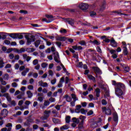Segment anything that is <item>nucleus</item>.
Here are the masks:
<instances>
[{
  "instance_id": "f257e3e1",
  "label": "nucleus",
  "mask_w": 131,
  "mask_h": 131,
  "mask_svg": "<svg viewBox=\"0 0 131 131\" xmlns=\"http://www.w3.org/2000/svg\"><path fill=\"white\" fill-rule=\"evenodd\" d=\"M125 94V85L122 83H118L115 89V94L120 97Z\"/></svg>"
},
{
  "instance_id": "f03ea898",
  "label": "nucleus",
  "mask_w": 131,
  "mask_h": 131,
  "mask_svg": "<svg viewBox=\"0 0 131 131\" xmlns=\"http://www.w3.org/2000/svg\"><path fill=\"white\" fill-rule=\"evenodd\" d=\"M80 119L82 120H81L82 123L79 124V128H82V123H83V120L85 119V117L83 116H80L79 118H76L75 117H74L72 118V121H73V122H74L75 123L78 124V123H79Z\"/></svg>"
},
{
  "instance_id": "7ed1b4c3",
  "label": "nucleus",
  "mask_w": 131,
  "mask_h": 131,
  "mask_svg": "<svg viewBox=\"0 0 131 131\" xmlns=\"http://www.w3.org/2000/svg\"><path fill=\"white\" fill-rule=\"evenodd\" d=\"M3 78H0V82L2 85H6L7 82L5 80H9V74H5L3 76Z\"/></svg>"
},
{
  "instance_id": "20e7f679",
  "label": "nucleus",
  "mask_w": 131,
  "mask_h": 131,
  "mask_svg": "<svg viewBox=\"0 0 131 131\" xmlns=\"http://www.w3.org/2000/svg\"><path fill=\"white\" fill-rule=\"evenodd\" d=\"M50 114H51V111H45L44 112V116L40 117L41 120H47L50 117Z\"/></svg>"
},
{
  "instance_id": "39448f33",
  "label": "nucleus",
  "mask_w": 131,
  "mask_h": 131,
  "mask_svg": "<svg viewBox=\"0 0 131 131\" xmlns=\"http://www.w3.org/2000/svg\"><path fill=\"white\" fill-rule=\"evenodd\" d=\"M102 112L105 113L106 115H111L112 112H111V110L109 108H106V107H103L101 108Z\"/></svg>"
},
{
  "instance_id": "423d86ee",
  "label": "nucleus",
  "mask_w": 131,
  "mask_h": 131,
  "mask_svg": "<svg viewBox=\"0 0 131 131\" xmlns=\"http://www.w3.org/2000/svg\"><path fill=\"white\" fill-rule=\"evenodd\" d=\"M79 8L82 11H86L89 9V5L85 3H81L79 5Z\"/></svg>"
},
{
  "instance_id": "0eeeda50",
  "label": "nucleus",
  "mask_w": 131,
  "mask_h": 131,
  "mask_svg": "<svg viewBox=\"0 0 131 131\" xmlns=\"http://www.w3.org/2000/svg\"><path fill=\"white\" fill-rule=\"evenodd\" d=\"M9 114V112L8 111L7 109L4 108L1 110L0 112V116H2L6 118L7 116H8V114Z\"/></svg>"
},
{
  "instance_id": "6e6552de",
  "label": "nucleus",
  "mask_w": 131,
  "mask_h": 131,
  "mask_svg": "<svg viewBox=\"0 0 131 131\" xmlns=\"http://www.w3.org/2000/svg\"><path fill=\"white\" fill-rule=\"evenodd\" d=\"M26 38H27V45H28V46H29L30 45H31V42H33V41H34V40H35L34 39V37H32V36H27L26 37Z\"/></svg>"
},
{
  "instance_id": "1a4fd4ad",
  "label": "nucleus",
  "mask_w": 131,
  "mask_h": 131,
  "mask_svg": "<svg viewBox=\"0 0 131 131\" xmlns=\"http://www.w3.org/2000/svg\"><path fill=\"white\" fill-rule=\"evenodd\" d=\"M54 60L56 63H60L61 60H60V56H59V53L56 52V54L54 55Z\"/></svg>"
},
{
  "instance_id": "9d476101",
  "label": "nucleus",
  "mask_w": 131,
  "mask_h": 131,
  "mask_svg": "<svg viewBox=\"0 0 131 131\" xmlns=\"http://www.w3.org/2000/svg\"><path fill=\"white\" fill-rule=\"evenodd\" d=\"M66 22H68L70 25H71L72 26H73L74 24V20L71 19V18H65L64 19Z\"/></svg>"
},
{
  "instance_id": "9b49d317",
  "label": "nucleus",
  "mask_w": 131,
  "mask_h": 131,
  "mask_svg": "<svg viewBox=\"0 0 131 131\" xmlns=\"http://www.w3.org/2000/svg\"><path fill=\"white\" fill-rule=\"evenodd\" d=\"M93 71L95 72V73H97L98 74H102V71H101V70L98 67H93L92 68Z\"/></svg>"
},
{
  "instance_id": "f8f14e48",
  "label": "nucleus",
  "mask_w": 131,
  "mask_h": 131,
  "mask_svg": "<svg viewBox=\"0 0 131 131\" xmlns=\"http://www.w3.org/2000/svg\"><path fill=\"white\" fill-rule=\"evenodd\" d=\"M8 35H9V36L10 37H12V38H18V34L17 33H10V34H8Z\"/></svg>"
},
{
  "instance_id": "ddd939ff",
  "label": "nucleus",
  "mask_w": 131,
  "mask_h": 131,
  "mask_svg": "<svg viewBox=\"0 0 131 131\" xmlns=\"http://www.w3.org/2000/svg\"><path fill=\"white\" fill-rule=\"evenodd\" d=\"M111 43L112 47H113V48H116V47H117V43H116L114 39H112L111 40Z\"/></svg>"
},
{
  "instance_id": "4468645a",
  "label": "nucleus",
  "mask_w": 131,
  "mask_h": 131,
  "mask_svg": "<svg viewBox=\"0 0 131 131\" xmlns=\"http://www.w3.org/2000/svg\"><path fill=\"white\" fill-rule=\"evenodd\" d=\"M5 126L6 127H8V129H8L7 131H11L13 125H12V123H8V124H7L5 125Z\"/></svg>"
},
{
  "instance_id": "2eb2a0df",
  "label": "nucleus",
  "mask_w": 131,
  "mask_h": 131,
  "mask_svg": "<svg viewBox=\"0 0 131 131\" xmlns=\"http://www.w3.org/2000/svg\"><path fill=\"white\" fill-rule=\"evenodd\" d=\"M113 115L114 121H118V115H117V113H114Z\"/></svg>"
},
{
  "instance_id": "dca6fc26",
  "label": "nucleus",
  "mask_w": 131,
  "mask_h": 131,
  "mask_svg": "<svg viewBox=\"0 0 131 131\" xmlns=\"http://www.w3.org/2000/svg\"><path fill=\"white\" fill-rule=\"evenodd\" d=\"M56 39L57 40H59L60 41H65V40H66V38L65 37L57 36Z\"/></svg>"
},
{
  "instance_id": "f3484780",
  "label": "nucleus",
  "mask_w": 131,
  "mask_h": 131,
  "mask_svg": "<svg viewBox=\"0 0 131 131\" xmlns=\"http://www.w3.org/2000/svg\"><path fill=\"white\" fill-rule=\"evenodd\" d=\"M1 93H2V94H5V93H7V89H6V87H5V86H2L1 87Z\"/></svg>"
},
{
  "instance_id": "a211bd4d",
  "label": "nucleus",
  "mask_w": 131,
  "mask_h": 131,
  "mask_svg": "<svg viewBox=\"0 0 131 131\" xmlns=\"http://www.w3.org/2000/svg\"><path fill=\"white\" fill-rule=\"evenodd\" d=\"M69 125H64L60 127V130H66V129H68L69 128Z\"/></svg>"
},
{
  "instance_id": "6ab92c4d",
  "label": "nucleus",
  "mask_w": 131,
  "mask_h": 131,
  "mask_svg": "<svg viewBox=\"0 0 131 131\" xmlns=\"http://www.w3.org/2000/svg\"><path fill=\"white\" fill-rule=\"evenodd\" d=\"M66 123H70V120H71V117L70 116H67L65 118Z\"/></svg>"
},
{
  "instance_id": "aec40b11",
  "label": "nucleus",
  "mask_w": 131,
  "mask_h": 131,
  "mask_svg": "<svg viewBox=\"0 0 131 131\" xmlns=\"http://www.w3.org/2000/svg\"><path fill=\"white\" fill-rule=\"evenodd\" d=\"M27 95L28 96V98H29L30 99H31L32 98V96H33V94L32 93H31V91H28L27 92Z\"/></svg>"
},
{
  "instance_id": "412c9836",
  "label": "nucleus",
  "mask_w": 131,
  "mask_h": 131,
  "mask_svg": "<svg viewBox=\"0 0 131 131\" xmlns=\"http://www.w3.org/2000/svg\"><path fill=\"white\" fill-rule=\"evenodd\" d=\"M2 97H5V98H7L8 99V101H11V99H10V95H9V93H4L3 95L2 94Z\"/></svg>"
},
{
  "instance_id": "4be33fe9",
  "label": "nucleus",
  "mask_w": 131,
  "mask_h": 131,
  "mask_svg": "<svg viewBox=\"0 0 131 131\" xmlns=\"http://www.w3.org/2000/svg\"><path fill=\"white\" fill-rule=\"evenodd\" d=\"M91 43H93V45H96L97 46H99L101 45V42L97 40H94V41H91Z\"/></svg>"
},
{
  "instance_id": "5701e85b",
  "label": "nucleus",
  "mask_w": 131,
  "mask_h": 131,
  "mask_svg": "<svg viewBox=\"0 0 131 131\" xmlns=\"http://www.w3.org/2000/svg\"><path fill=\"white\" fill-rule=\"evenodd\" d=\"M71 96H72V99H73L74 102H76V101L78 100V98H77V97H76V95L75 94H72Z\"/></svg>"
},
{
  "instance_id": "b1692460",
  "label": "nucleus",
  "mask_w": 131,
  "mask_h": 131,
  "mask_svg": "<svg viewBox=\"0 0 131 131\" xmlns=\"http://www.w3.org/2000/svg\"><path fill=\"white\" fill-rule=\"evenodd\" d=\"M64 98L66 99V101H67V102H71L72 101L71 97L68 95H66L64 96Z\"/></svg>"
},
{
  "instance_id": "393cba45",
  "label": "nucleus",
  "mask_w": 131,
  "mask_h": 131,
  "mask_svg": "<svg viewBox=\"0 0 131 131\" xmlns=\"http://www.w3.org/2000/svg\"><path fill=\"white\" fill-rule=\"evenodd\" d=\"M59 32L62 34H65L67 33V30L65 29L61 28L60 29Z\"/></svg>"
},
{
  "instance_id": "a878e982",
  "label": "nucleus",
  "mask_w": 131,
  "mask_h": 131,
  "mask_svg": "<svg viewBox=\"0 0 131 131\" xmlns=\"http://www.w3.org/2000/svg\"><path fill=\"white\" fill-rule=\"evenodd\" d=\"M95 92L96 93V96L98 97H100V93H101L100 89L99 88L96 89Z\"/></svg>"
},
{
  "instance_id": "bb28decb",
  "label": "nucleus",
  "mask_w": 131,
  "mask_h": 131,
  "mask_svg": "<svg viewBox=\"0 0 131 131\" xmlns=\"http://www.w3.org/2000/svg\"><path fill=\"white\" fill-rule=\"evenodd\" d=\"M40 45V40H37L35 42V47L36 48H38V46Z\"/></svg>"
},
{
  "instance_id": "cd10ccee",
  "label": "nucleus",
  "mask_w": 131,
  "mask_h": 131,
  "mask_svg": "<svg viewBox=\"0 0 131 131\" xmlns=\"http://www.w3.org/2000/svg\"><path fill=\"white\" fill-rule=\"evenodd\" d=\"M79 45H80L81 46H86V42L84 40H81L79 42H78Z\"/></svg>"
},
{
  "instance_id": "c85d7f7f",
  "label": "nucleus",
  "mask_w": 131,
  "mask_h": 131,
  "mask_svg": "<svg viewBox=\"0 0 131 131\" xmlns=\"http://www.w3.org/2000/svg\"><path fill=\"white\" fill-rule=\"evenodd\" d=\"M88 78H89V79H91L93 81H96V78H95V77L93 76L92 75H89Z\"/></svg>"
},
{
  "instance_id": "c756f323",
  "label": "nucleus",
  "mask_w": 131,
  "mask_h": 131,
  "mask_svg": "<svg viewBox=\"0 0 131 131\" xmlns=\"http://www.w3.org/2000/svg\"><path fill=\"white\" fill-rule=\"evenodd\" d=\"M123 52L125 55H127V54H128V52L127 51V48H126V46L123 47Z\"/></svg>"
},
{
  "instance_id": "7c9ffc66",
  "label": "nucleus",
  "mask_w": 131,
  "mask_h": 131,
  "mask_svg": "<svg viewBox=\"0 0 131 131\" xmlns=\"http://www.w3.org/2000/svg\"><path fill=\"white\" fill-rule=\"evenodd\" d=\"M107 51H109L110 53H111L112 55H113L116 53V50H110L109 48H107Z\"/></svg>"
},
{
  "instance_id": "2f4dec72",
  "label": "nucleus",
  "mask_w": 131,
  "mask_h": 131,
  "mask_svg": "<svg viewBox=\"0 0 131 131\" xmlns=\"http://www.w3.org/2000/svg\"><path fill=\"white\" fill-rule=\"evenodd\" d=\"M48 63H46V62H43L41 63V66L42 67V68H47L48 67Z\"/></svg>"
},
{
  "instance_id": "473e14b6",
  "label": "nucleus",
  "mask_w": 131,
  "mask_h": 131,
  "mask_svg": "<svg viewBox=\"0 0 131 131\" xmlns=\"http://www.w3.org/2000/svg\"><path fill=\"white\" fill-rule=\"evenodd\" d=\"M8 57H9V59H10V60H13V59H14L15 56L14 55V54L10 53L9 54Z\"/></svg>"
},
{
  "instance_id": "72a5a7b5",
  "label": "nucleus",
  "mask_w": 131,
  "mask_h": 131,
  "mask_svg": "<svg viewBox=\"0 0 131 131\" xmlns=\"http://www.w3.org/2000/svg\"><path fill=\"white\" fill-rule=\"evenodd\" d=\"M96 15H97V13L95 12V11H91L90 12V16L91 17H95Z\"/></svg>"
},
{
  "instance_id": "f704fd0d",
  "label": "nucleus",
  "mask_w": 131,
  "mask_h": 131,
  "mask_svg": "<svg viewBox=\"0 0 131 131\" xmlns=\"http://www.w3.org/2000/svg\"><path fill=\"white\" fill-rule=\"evenodd\" d=\"M52 113H53V114H54V117H56V116H57L58 115V112H57V111H56L55 110H52Z\"/></svg>"
},
{
  "instance_id": "c9c22d12",
  "label": "nucleus",
  "mask_w": 131,
  "mask_h": 131,
  "mask_svg": "<svg viewBox=\"0 0 131 131\" xmlns=\"http://www.w3.org/2000/svg\"><path fill=\"white\" fill-rule=\"evenodd\" d=\"M62 106L61 105H57L55 106V108L57 110V111H60V109H61V107Z\"/></svg>"
},
{
  "instance_id": "e433bc0d",
  "label": "nucleus",
  "mask_w": 131,
  "mask_h": 131,
  "mask_svg": "<svg viewBox=\"0 0 131 131\" xmlns=\"http://www.w3.org/2000/svg\"><path fill=\"white\" fill-rule=\"evenodd\" d=\"M11 86H12V88H17V86H18V83L14 82L12 83Z\"/></svg>"
},
{
  "instance_id": "4c0bfd02",
  "label": "nucleus",
  "mask_w": 131,
  "mask_h": 131,
  "mask_svg": "<svg viewBox=\"0 0 131 131\" xmlns=\"http://www.w3.org/2000/svg\"><path fill=\"white\" fill-rule=\"evenodd\" d=\"M24 52H25V49L21 48L18 50V54H22V53H24Z\"/></svg>"
},
{
  "instance_id": "58836bf2",
  "label": "nucleus",
  "mask_w": 131,
  "mask_h": 131,
  "mask_svg": "<svg viewBox=\"0 0 131 131\" xmlns=\"http://www.w3.org/2000/svg\"><path fill=\"white\" fill-rule=\"evenodd\" d=\"M124 70L125 72H129V67H128V66L125 67Z\"/></svg>"
},
{
  "instance_id": "ea45409f",
  "label": "nucleus",
  "mask_w": 131,
  "mask_h": 131,
  "mask_svg": "<svg viewBox=\"0 0 131 131\" xmlns=\"http://www.w3.org/2000/svg\"><path fill=\"white\" fill-rule=\"evenodd\" d=\"M37 64H38V60L37 59H34L33 61V64L35 66V65H37Z\"/></svg>"
},
{
  "instance_id": "a19ab883",
  "label": "nucleus",
  "mask_w": 131,
  "mask_h": 131,
  "mask_svg": "<svg viewBox=\"0 0 131 131\" xmlns=\"http://www.w3.org/2000/svg\"><path fill=\"white\" fill-rule=\"evenodd\" d=\"M49 101L51 103H54V102L56 101V99H55V98H54L53 97H51L50 98H49Z\"/></svg>"
},
{
  "instance_id": "79ce46f5",
  "label": "nucleus",
  "mask_w": 131,
  "mask_h": 131,
  "mask_svg": "<svg viewBox=\"0 0 131 131\" xmlns=\"http://www.w3.org/2000/svg\"><path fill=\"white\" fill-rule=\"evenodd\" d=\"M34 51H35V50L33 48H29L27 49V51L30 53H32V52H34Z\"/></svg>"
},
{
  "instance_id": "37998d69",
  "label": "nucleus",
  "mask_w": 131,
  "mask_h": 131,
  "mask_svg": "<svg viewBox=\"0 0 131 131\" xmlns=\"http://www.w3.org/2000/svg\"><path fill=\"white\" fill-rule=\"evenodd\" d=\"M80 113H81V114H85V110H84V108H81L80 110Z\"/></svg>"
},
{
  "instance_id": "c03bdc74",
  "label": "nucleus",
  "mask_w": 131,
  "mask_h": 131,
  "mask_svg": "<svg viewBox=\"0 0 131 131\" xmlns=\"http://www.w3.org/2000/svg\"><path fill=\"white\" fill-rule=\"evenodd\" d=\"M101 104H102V105H107V101L105 100V99H102L101 100Z\"/></svg>"
},
{
  "instance_id": "a18cd8bd",
  "label": "nucleus",
  "mask_w": 131,
  "mask_h": 131,
  "mask_svg": "<svg viewBox=\"0 0 131 131\" xmlns=\"http://www.w3.org/2000/svg\"><path fill=\"white\" fill-rule=\"evenodd\" d=\"M15 89L11 88L9 90V93H10V94H14V93H15Z\"/></svg>"
},
{
  "instance_id": "49530a36",
  "label": "nucleus",
  "mask_w": 131,
  "mask_h": 131,
  "mask_svg": "<svg viewBox=\"0 0 131 131\" xmlns=\"http://www.w3.org/2000/svg\"><path fill=\"white\" fill-rule=\"evenodd\" d=\"M46 18H48V19H53L54 18V16H53V15H46Z\"/></svg>"
},
{
  "instance_id": "de8ad7c7",
  "label": "nucleus",
  "mask_w": 131,
  "mask_h": 131,
  "mask_svg": "<svg viewBox=\"0 0 131 131\" xmlns=\"http://www.w3.org/2000/svg\"><path fill=\"white\" fill-rule=\"evenodd\" d=\"M97 52H98V53L102 54V49H101V48H100V47H97Z\"/></svg>"
},
{
  "instance_id": "09e8293b",
  "label": "nucleus",
  "mask_w": 131,
  "mask_h": 131,
  "mask_svg": "<svg viewBox=\"0 0 131 131\" xmlns=\"http://www.w3.org/2000/svg\"><path fill=\"white\" fill-rule=\"evenodd\" d=\"M21 84L23 85H26L27 84V81L26 80H23L21 82Z\"/></svg>"
},
{
  "instance_id": "8fccbe9b",
  "label": "nucleus",
  "mask_w": 131,
  "mask_h": 131,
  "mask_svg": "<svg viewBox=\"0 0 131 131\" xmlns=\"http://www.w3.org/2000/svg\"><path fill=\"white\" fill-rule=\"evenodd\" d=\"M52 121H53L54 123H58L59 122V120L55 118H52Z\"/></svg>"
},
{
  "instance_id": "3c124183",
  "label": "nucleus",
  "mask_w": 131,
  "mask_h": 131,
  "mask_svg": "<svg viewBox=\"0 0 131 131\" xmlns=\"http://www.w3.org/2000/svg\"><path fill=\"white\" fill-rule=\"evenodd\" d=\"M14 60L18 61V60H19V59H20V56H19V55H16L14 56Z\"/></svg>"
},
{
  "instance_id": "603ef678",
  "label": "nucleus",
  "mask_w": 131,
  "mask_h": 131,
  "mask_svg": "<svg viewBox=\"0 0 131 131\" xmlns=\"http://www.w3.org/2000/svg\"><path fill=\"white\" fill-rule=\"evenodd\" d=\"M20 67V66H19V64L18 63H16L15 64V66H14V68L16 70H18V69H19V68Z\"/></svg>"
},
{
  "instance_id": "864d4df0",
  "label": "nucleus",
  "mask_w": 131,
  "mask_h": 131,
  "mask_svg": "<svg viewBox=\"0 0 131 131\" xmlns=\"http://www.w3.org/2000/svg\"><path fill=\"white\" fill-rule=\"evenodd\" d=\"M33 85H29L28 86V90H30V91H32L33 90Z\"/></svg>"
},
{
  "instance_id": "5fc2aeb1",
  "label": "nucleus",
  "mask_w": 131,
  "mask_h": 131,
  "mask_svg": "<svg viewBox=\"0 0 131 131\" xmlns=\"http://www.w3.org/2000/svg\"><path fill=\"white\" fill-rule=\"evenodd\" d=\"M4 67V61L3 60H0V68Z\"/></svg>"
},
{
  "instance_id": "6e6d98bb",
  "label": "nucleus",
  "mask_w": 131,
  "mask_h": 131,
  "mask_svg": "<svg viewBox=\"0 0 131 131\" xmlns=\"http://www.w3.org/2000/svg\"><path fill=\"white\" fill-rule=\"evenodd\" d=\"M56 45L58 47V48H61L62 43L61 42H56Z\"/></svg>"
},
{
  "instance_id": "4d7b16f0",
  "label": "nucleus",
  "mask_w": 131,
  "mask_h": 131,
  "mask_svg": "<svg viewBox=\"0 0 131 131\" xmlns=\"http://www.w3.org/2000/svg\"><path fill=\"white\" fill-rule=\"evenodd\" d=\"M23 37V35L17 34V38H19V39H22Z\"/></svg>"
},
{
  "instance_id": "13d9d810",
  "label": "nucleus",
  "mask_w": 131,
  "mask_h": 131,
  "mask_svg": "<svg viewBox=\"0 0 131 131\" xmlns=\"http://www.w3.org/2000/svg\"><path fill=\"white\" fill-rule=\"evenodd\" d=\"M19 13L21 14H27L28 12L26 10H20Z\"/></svg>"
},
{
  "instance_id": "bf43d9fd",
  "label": "nucleus",
  "mask_w": 131,
  "mask_h": 131,
  "mask_svg": "<svg viewBox=\"0 0 131 131\" xmlns=\"http://www.w3.org/2000/svg\"><path fill=\"white\" fill-rule=\"evenodd\" d=\"M56 82H57V79H53L52 80H51L52 84H55Z\"/></svg>"
},
{
  "instance_id": "052dcab7",
  "label": "nucleus",
  "mask_w": 131,
  "mask_h": 131,
  "mask_svg": "<svg viewBox=\"0 0 131 131\" xmlns=\"http://www.w3.org/2000/svg\"><path fill=\"white\" fill-rule=\"evenodd\" d=\"M38 76V74H37V73H34V74H33V77L34 78H37Z\"/></svg>"
},
{
  "instance_id": "680f3d73",
  "label": "nucleus",
  "mask_w": 131,
  "mask_h": 131,
  "mask_svg": "<svg viewBox=\"0 0 131 131\" xmlns=\"http://www.w3.org/2000/svg\"><path fill=\"white\" fill-rule=\"evenodd\" d=\"M8 35H9L8 34L2 35V39H6V38H7V36H8Z\"/></svg>"
},
{
  "instance_id": "e2e57ef3",
  "label": "nucleus",
  "mask_w": 131,
  "mask_h": 131,
  "mask_svg": "<svg viewBox=\"0 0 131 131\" xmlns=\"http://www.w3.org/2000/svg\"><path fill=\"white\" fill-rule=\"evenodd\" d=\"M43 88H47L48 86V83L47 82H43L42 84V86Z\"/></svg>"
},
{
  "instance_id": "0e129e2a",
  "label": "nucleus",
  "mask_w": 131,
  "mask_h": 131,
  "mask_svg": "<svg viewBox=\"0 0 131 131\" xmlns=\"http://www.w3.org/2000/svg\"><path fill=\"white\" fill-rule=\"evenodd\" d=\"M88 115H93L94 114V112L93 111H90L87 113Z\"/></svg>"
},
{
  "instance_id": "69168bd1",
  "label": "nucleus",
  "mask_w": 131,
  "mask_h": 131,
  "mask_svg": "<svg viewBox=\"0 0 131 131\" xmlns=\"http://www.w3.org/2000/svg\"><path fill=\"white\" fill-rule=\"evenodd\" d=\"M49 105H50V102L49 101H45L44 102L45 106H49Z\"/></svg>"
},
{
  "instance_id": "338daca9",
  "label": "nucleus",
  "mask_w": 131,
  "mask_h": 131,
  "mask_svg": "<svg viewBox=\"0 0 131 131\" xmlns=\"http://www.w3.org/2000/svg\"><path fill=\"white\" fill-rule=\"evenodd\" d=\"M33 129H35V130L37 129V128H38V125H37L36 124L33 125Z\"/></svg>"
},
{
  "instance_id": "774afa93",
  "label": "nucleus",
  "mask_w": 131,
  "mask_h": 131,
  "mask_svg": "<svg viewBox=\"0 0 131 131\" xmlns=\"http://www.w3.org/2000/svg\"><path fill=\"white\" fill-rule=\"evenodd\" d=\"M12 51H13V49L10 48L7 50L6 53H7L8 54H9V53H11V52H12Z\"/></svg>"
}]
</instances>
